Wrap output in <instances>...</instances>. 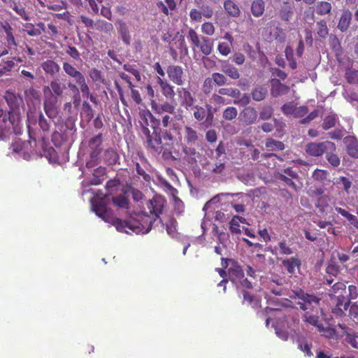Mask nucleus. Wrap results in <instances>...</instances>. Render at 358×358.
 I'll list each match as a JSON object with an SVG mask.
<instances>
[{"instance_id": "c756f323", "label": "nucleus", "mask_w": 358, "mask_h": 358, "mask_svg": "<svg viewBox=\"0 0 358 358\" xmlns=\"http://www.w3.org/2000/svg\"><path fill=\"white\" fill-rule=\"evenodd\" d=\"M187 37L190 41L193 50L198 47L201 42V36H199L194 29L191 28L189 29Z\"/></svg>"}, {"instance_id": "680f3d73", "label": "nucleus", "mask_w": 358, "mask_h": 358, "mask_svg": "<svg viewBox=\"0 0 358 358\" xmlns=\"http://www.w3.org/2000/svg\"><path fill=\"white\" fill-rule=\"evenodd\" d=\"M345 77L349 83L358 84V71L350 70L346 72Z\"/></svg>"}, {"instance_id": "393cba45", "label": "nucleus", "mask_w": 358, "mask_h": 358, "mask_svg": "<svg viewBox=\"0 0 358 358\" xmlns=\"http://www.w3.org/2000/svg\"><path fill=\"white\" fill-rule=\"evenodd\" d=\"M224 8L228 15L232 17H238L240 15L241 11L239 8L231 0H227L224 2Z\"/></svg>"}, {"instance_id": "58836bf2", "label": "nucleus", "mask_w": 358, "mask_h": 358, "mask_svg": "<svg viewBox=\"0 0 358 358\" xmlns=\"http://www.w3.org/2000/svg\"><path fill=\"white\" fill-rule=\"evenodd\" d=\"M243 218L239 216H234L230 222V231L232 234H240L241 230L240 229L239 222H243Z\"/></svg>"}, {"instance_id": "4468645a", "label": "nucleus", "mask_w": 358, "mask_h": 358, "mask_svg": "<svg viewBox=\"0 0 358 358\" xmlns=\"http://www.w3.org/2000/svg\"><path fill=\"white\" fill-rule=\"evenodd\" d=\"M157 82L160 86L162 94L166 98H173L175 95L173 87L166 80L161 77H157Z\"/></svg>"}, {"instance_id": "864d4df0", "label": "nucleus", "mask_w": 358, "mask_h": 358, "mask_svg": "<svg viewBox=\"0 0 358 358\" xmlns=\"http://www.w3.org/2000/svg\"><path fill=\"white\" fill-rule=\"evenodd\" d=\"M201 31L206 35L212 36L215 33V27L211 22H204L201 25Z\"/></svg>"}, {"instance_id": "0e129e2a", "label": "nucleus", "mask_w": 358, "mask_h": 358, "mask_svg": "<svg viewBox=\"0 0 358 358\" xmlns=\"http://www.w3.org/2000/svg\"><path fill=\"white\" fill-rule=\"evenodd\" d=\"M166 231L171 237L175 236L176 234V222L175 220H171L166 224Z\"/></svg>"}, {"instance_id": "423d86ee", "label": "nucleus", "mask_w": 358, "mask_h": 358, "mask_svg": "<svg viewBox=\"0 0 358 358\" xmlns=\"http://www.w3.org/2000/svg\"><path fill=\"white\" fill-rule=\"evenodd\" d=\"M169 78L178 85H182L185 81L183 69L178 65H170L166 70Z\"/></svg>"}, {"instance_id": "49530a36", "label": "nucleus", "mask_w": 358, "mask_h": 358, "mask_svg": "<svg viewBox=\"0 0 358 358\" xmlns=\"http://www.w3.org/2000/svg\"><path fill=\"white\" fill-rule=\"evenodd\" d=\"M238 111L236 108L227 107L223 112V117L227 120H232L236 117Z\"/></svg>"}, {"instance_id": "a878e982", "label": "nucleus", "mask_w": 358, "mask_h": 358, "mask_svg": "<svg viewBox=\"0 0 358 358\" xmlns=\"http://www.w3.org/2000/svg\"><path fill=\"white\" fill-rule=\"evenodd\" d=\"M182 151L185 153V157L188 158V162L189 164H193L196 162V157L199 156V153L194 148L185 145L182 148Z\"/></svg>"}, {"instance_id": "7c9ffc66", "label": "nucleus", "mask_w": 358, "mask_h": 358, "mask_svg": "<svg viewBox=\"0 0 358 358\" xmlns=\"http://www.w3.org/2000/svg\"><path fill=\"white\" fill-rule=\"evenodd\" d=\"M139 117V122L142 127V131H143L145 129H148V119L152 118V115L148 110H141Z\"/></svg>"}, {"instance_id": "c9c22d12", "label": "nucleus", "mask_w": 358, "mask_h": 358, "mask_svg": "<svg viewBox=\"0 0 358 358\" xmlns=\"http://www.w3.org/2000/svg\"><path fill=\"white\" fill-rule=\"evenodd\" d=\"M94 27L98 30L105 33H110L113 30V26L111 23L104 20H98L94 24Z\"/></svg>"}, {"instance_id": "bb28decb", "label": "nucleus", "mask_w": 358, "mask_h": 358, "mask_svg": "<svg viewBox=\"0 0 358 358\" xmlns=\"http://www.w3.org/2000/svg\"><path fill=\"white\" fill-rule=\"evenodd\" d=\"M298 348L303 351L308 357L313 355L310 350L311 343H309L306 338L301 336L297 341Z\"/></svg>"}, {"instance_id": "09e8293b", "label": "nucleus", "mask_w": 358, "mask_h": 358, "mask_svg": "<svg viewBox=\"0 0 358 358\" xmlns=\"http://www.w3.org/2000/svg\"><path fill=\"white\" fill-rule=\"evenodd\" d=\"M210 78L212 79L213 83H215L218 86L224 85L227 83V78L220 73H213Z\"/></svg>"}, {"instance_id": "cd10ccee", "label": "nucleus", "mask_w": 358, "mask_h": 358, "mask_svg": "<svg viewBox=\"0 0 358 358\" xmlns=\"http://www.w3.org/2000/svg\"><path fill=\"white\" fill-rule=\"evenodd\" d=\"M282 264L289 273H293L295 271V268L299 266L300 261L296 258L292 257L284 260Z\"/></svg>"}, {"instance_id": "0eeeda50", "label": "nucleus", "mask_w": 358, "mask_h": 358, "mask_svg": "<svg viewBox=\"0 0 358 358\" xmlns=\"http://www.w3.org/2000/svg\"><path fill=\"white\" fill-rule=\"evenodd\" d=\"M178 94L180 98V103L187 110L192 109L195 99L193 97L192 94L186 88L178 89Z\"/></svg>"}, {"instance_id": "7ed1b4c3", "label": "nucleus", "mask_w": 358, "mask_h": 358, "mask_svg": "<svg viewBox=\"0 0 358 358\" xmlns=\"http://www.w3.org/2000/svg\"><path fill=\"white\" fill-rule=\"evenodd\" d=\"M19 122H13L9 115L0 109V141L4 139L12 132L18 134L20 133L18 127Z\"/></svg>"}, {"instance_id": "dca6fc26", "label": "nucleus", "mask_w": 358, "mask_h": 358, "mask_svg": "<svg viewBox=\"0 0 358 358\" xmlns=\"http://www.w3.org/2000/svg\"><path fill=\"white\" fill-rule=\"evenodd\" d=\"M348 153L352 157L358 158V141L352 136L345 138Z\"/></svg>"}, {"instance_id": "f03ea898", "label": "nucleus", "mask_w": 358, "mask_h": 358, "mask_svg": "<svg viewBox=\"0 0 358 358\" xmlns=\"http://www.w3.org/2000/svg\"><path fill=\"white\" fill-rule=\"evenodd\" d=\"M66 90V84L59 78L52 80L48 85L43 87V107L46 115L49 117L53 118L55 117V105L58 98L62 96Z\"/></svg>"}, {"instance_id": "13d9d810", "label": "nucleus", "mask_w": 358, "mask_h": 358, "mask_svg": "<svg viewBox=\"0 0 358 358\" xmlns=\"http://www.w3.org/2000/svg\"><path fill=\"white\" fill-rule=\"evenodd\" d=\"M295 108L296 105L293 102L285 103L281 108L282 113L286 115H294Z\"/></svg>"}, {"instance_id": "a19ab883", "label": "nucleus", "mask_w": 358, "mask_h": 358, "mask_svg": "<svg viewBox=\"0 0 358 358\" xmlns=\"http://www.w3.org/2000/svg\"><path fill=\"white\" fill-rule=\"evenodd\" d=\"M15 66L14 58L8 59L3 64H0V76L7 74L10 72Z\"/></svg>"}, {"instance_id": "39448f33", "label": "nucleus", "mask_w": 358, "mask_h": 358, "mask_svg": "<svg viewBox=\"0 0 358 358\" xmlns=\"http://www.w3.org/2000/svg\"><path fill=\"white\" fill-rule=\"evenodd\" d=\"M335 144L331 141H324L321 143L312 142L306 145V152L312 157L322 156L327 150H334Z\"/></svg>"}, {"instance_id": "4be33fe9", "label": "nucleus", "mask_w": 358, "mask_h": 358, "mask_svg": "<svg viewBox=\"0 0 358 358\" xmlns=\"http://www.w3.org/2000/svg\"><path fill=\"white\" fill-rule=\"evenodd\" d=\"M199 136L196 130L190 127H185V141L187 145H194L198 141Z\"/></svg>"}, {"instance_id": "e2e57ef3", "label": "nucleus", "mask_w": 358, "mask_h": 358, "mask_svg": "<svg viewBox=\"0 0 358 358\" xmlns=\"http://www.w3.org/2000/svg\"><path fill=\"white\" fill-rule=\"evenodd\" d=\"M329 173L327 171L316 169L313 174V178L317 180L322 181L327 178Z\"/></svg>"}, {"instance_id": "c03bdc74", "label": "nucleus", "mask_w": 358, "mask_h": 358, "mask_svg": "<svg viewBox=\"0 0 358 358\" xmlns=\"http://www.w3.org/2000/svg\"><path fill=\"white\" fill-rule=\"evenodd\" d=\"M76 84L79 86L80 90L83 94V96H90V88L86 83L85 78L83 76L80 78L77 81H76Z\"/></svg>"}, {"instance_id": "4d7b16f0", "label": "nucleus", "mask_w": 358, "mask_h": 358, "mask_svg": "<svg viewBox=\"0 0 358 358\" xmlns=\"http://www.w3.org/2000/svg\"><path fill=\"white\" fill-rule=\"evenodd\" d=\"M194 108V117L199 121L203 120L206 116V109L198 106H195Z\"/></svg>"}, {"instance_id": "72a5a7b5", "label": "nucleus", "mask_w": 358, "mask_h": 358, "mask_svg": "<svg viewBox=\"0 0 358 358\" xmlns=\"http://www.w3.org/2000/svg\"><path fill=\"white\" fill-rule=\"evenodd\" d=\"M267 94V90L264 87H259L254 89L252 92V99L256 101H260L264 99Z\"/></svg>"}, {"instance_id": "774afa93", "label": "nucleus", "mask_w": 358, "mask_h": 358, "mask_svg": "<svg viewBox=\"0 0 358 358\" xmlns=\"http://www.w3.org/2000/svg\"><path fill=\"white\" fill-rule=\"evenodd\" d=\"M348 300L350 302L351 300L356 299L358 297V290L356 286H348Z\"/></svg>"}, {"instance_id": "f8f14e48", "label": "nucleus", "mask_w": 358, "mask_h": 358, "mask_svg": "<svg viewBox=\"0 0 358 358\" xmlns=\"http://www.w3.org/2000/svg\"><path fill=\"white\" fill-rule=\"evenodd\" d=\"M102 142L101 135L99 134L92 138L89 143V146L92 150V162L96 160V157L101 151L100 145Z\"/></svg>"}, {"instance_id": "bf43d9fd", "label": "nucleus", "mask_w": 358, "mask_h": 358, "mask_svg": "<svg viewBox=\"0 0 358 358\" xmlns=\"http://www.w3.org/2000/svg\"><path fill=\"white\" fill-rule=\"evenodd\" d=\"M231 45L227 43H220L218 45L217 50L219 52L224 56L228 55L231 52Z\"/></svg>"}, {"instance_id": "3c124183", "label": "nucleus", "mask_w": 358, "mask_h": 358, "mask_svg": "<svg viewBox=\"0 0 358 358\" xmlns=\"http://www.w3.org/2000/svg\"><path fill=\"white\" fill-rule=\"evenodd\" d=\"M346 341L352 347L358 349V335L345 332Z\"/></svg>"}, {"instance_id": "473e14b6", "label": "nucleus", "mask_w": 358, "mask_h": 358, "mask_svg": "<svg viewBox=\"0 0 358 358\" xmlns=\"http://www.w3.org/2000/svg\"><path fill=\"white\" fill-rule=\"evenodd\" d=\"M266 147L270 151H279L285 149V145L282 142L273 139H268Z\"/></svg>"}, {"instance_id": "e433bc0d", "label": "nucleus", "mask_w": 358, "mask_h": 358, "mask_svg": "<svg viewBox=\"0 0 358 358\" xmlns=\"http://www.w3.org/2000/svg\"><path fill=\"white\" fill-rule=\"evenodd\" d=\"M346 285L343 282H336L331 287L332 293L330 294L331 299H334V297H336L338 295L343 294V292H345Z\"/></svg>"}, {"instance_id": "5701e85b", "label": "nucleus", "mask_w": 358, "mask_h": 358, "mask_svg": "<svg viewBox=\"0 0 358 358\" xmlns=\"http://www.w3.org/2000/svg\"><path fill=\"white\" fill-rule=\"evenodd\" d=\"M265 10V4L263 0H254L251 5V12L255 17H260Z\"/></svg>"}, {"instance_id": "412c9836", "label": "nucleus", "mask_w": 358, "mask_h": 358, "mask_svg": "<svg viewBox=\"0 0 358 358\" xmlns=\"http://www.w3.org/2000/svg\"><path fill=\"white\" fill-rule=\"evenodd\" d=\"M63 69L69 76L75 79V81H77L78 80L84 76L73 65L68 62L63 63Z\"/></svg>"}, {"instance_id": "6ab92c4d", "label": "nucleus", "mask_w": 358, "mask_h": 358, "mask_svg": "<svg viewBox=\"0 0 358 358\" xmlns=\"http://www.w3.org/2000/svg\"><path fill=\"white\" fill-rule=\"evenodd\" d=\"M221 70L223 73H224L232 79H238L240 77V73H238V69L232 64L227 62L222 63Z\"/></svg>"}, {"instance_id": "9d476101", "label": "nucleus", "mask_w": 358, "mask_h": 358, "mask_svg": "<svg viewBox=\"0 0 358 358\" xmlns=\"http://www.w3.org/2000/svg\"><path fill=\"white\" fill-rule=\"evenodd\" d=\"M143 133L146 138L147 146L157 151L159 145L162 143L161 138L155 132L150 134V131L148 129H145Z\"/></svg>"}, {"instance_id": "ea45409f", "label": "nucleus", "mask_w": 358, "mask_h": 358, "mask_svg": "<svg viewBox=\"0 0 358 358\" xmlns=\"http://www.w3.org/2000/svg\"><path fill=\"white\" fill-rule=\"evenodd\" d=\"M104 159L109 164H114L118 159V155L114 150L108 149L104 152Z\"/></svg>"}, {"instance_id": "37998d69", "label": "nucleus", "mask_w": 358, "mask_h": 358, "mask_svg": "<svg viewBox=\"0 0 358 358\" xmlns=\"http://www.w3.org/2000/svg\"><path fill=\"white\" fill-rule=\"evenodd\" d=\"M218 93L221 95H227L233 98H238L240 91L236 88H220Z\"/></svg>"}, {"instance_id": "2f4dec72", "label": "nucleus", "mask_w": 358, "mask_h": 358, "mask_svg": "<svg viewBox=\"0 0 358 358\" xmlns=\"http://www.w3.org/2000/svg\"><path fill=\"white\" fill-rule=\"evenodd\" d=\"M236 195L238 196V200H240V203H232L231 205L237 213H243L245 211V203L248 201V197L246 195L243 194V193H238L236 194Z\"/></svg>"}, {"instance_id": "f257e3e1", "label": "nucleus", "mask_w": 358, "mask_h": 358, "mask_svg": "<svg viewBox=\"0 0 358 358\" xmlns=\"http://www.w3.org/2000/svg\"><path fill=\"white\" fill-rule=\"evenodd\" d=\"M165 201L161 197H155L151 200L147 201V207L150 210V215L145 213L133 212L130 213L128 218L122 222L119 218L115 217L112 212L105 205L103 201H92L93 211L97 216L101 217L106 222L111 223L119 231H124L129 234V230L139 234H148L152 228V224L155 220V217L162 213Z\"/></svg>"}, {"instance_id": "a211bd4d", "label": "nucleus", "mask_w": 358, "mask_h": 358, "mask_svg": "<svg viewBox=\"0 0 358 358\" xmlns=\"http://www.w3.org/2000/svg\"><path fill=\"white\" fill-rule=\"evenodd\" d=\"M351 20H352L351 12L348 10H343L341 14V16L340 17L339 22H338V28L341 31H346L350 26Z\"/></svg>"}, {"instance_id": "69168bd1", "label": "nucleus", "mask_w": 358, "mask_h": 358, "mask_svg": "<svg viewBox=\"0 0 358 358\" xmlns=\"http://www.w3.org/2000/svg\"><path fill=\"white\" fill-rule=\"evenodd\" d=\"M308 112V109L306 106H302L299 107H296L294 110V117L296 118L302 117L305 115H306Z\"/></svg>"}, {"instance_id": "9b49d317", "label": "nucleus", "mask_w": 358, "mask_h": 358, "mask_svg": "<svg viewBox=\"0 0 358 358\" xmlns=\"http://www.w3.org/2000/svg\"><path fill=\"white\" fill-rule=\"evenodd\" d=\"M228 277L231 282L238 284L244 278V273L240 266L234 264L228 270Z\"/></svg>"}, {"instance_id": "052dcab7", "label": "nucleus", "mask_w": 358, "mask_h": 358, "mask_svg": "<svg viewBox=\"0 0 358 358\" xmlns=\"http://www.w3.org/2000/svg\"><path fill=\"white\" fill-rule=\"evenodd\" d=\"M326 158L331 166L337 167L340 165L341 161L339 157L336 155L334 153H327L326 155Z\"/></svg>"}, {"instance_id": "6e6552de", "label": "nucleus", "mask_w": 358, "mask_h": 358, "mask_svg": "<svg viewBox=\"0 0 358 358\" xmlns=\"http://www.w3.org/2000/svg\"><path fill=\"white\" fill-rule=\"evenodd\" d=\"M336 303V307L332 310L333 313L338 316L345 315V310L349 307L350 302L346 299L343 294L338 295L331 299Z\"/></svg>"}, {"instance_id": "79ce46f5", "label": "nucleus", "mask_w": 358, "mask_h": 358, "mask_svg": "<svg viewBox=\"0 0 358 358\" xmlns=\"http://www.w3.org/2000/svg\"><path fill=\"white\" fill-rule=\"evenodd\" d=\"M304 318H305L304 320L306 322H308L309 324H310L312 325L317 327L319 331H323V326L318 323V317L317 316H315L313 315H308V312H307L304 315Z\"/></svg>"}, {"instance_id": "2eb2a0df", "label": "nucleus", "mask_w": 358, "mask_h": 358, "mask_svg": "<svg viewBox=\"0 0 358 358\" xmlns=\"http://www.w3.org/2000/svg\"><path fill=\"white\" fill-rule=\"evenodd\" d=\"M289 87L284 84L281 83L278 79H273L271 80V94L273 96H278L280 95L285 94L288 92Z\"/></svg>"}, {"instance_id": "b1692460", "label": "nucleus", "mask_w": 358, "mask_h": 358, "mask_svg": "<svg viewBox=\"0 0 358 358\" xmlns=\"http://www.w3.org/2000/svg\"><path fill=\"white\" fill-rule=\"evenodd\" d=\"M117 29L118 30V32L121 35L122 41L126 44H129L131 37L126 23L122 20H118Z\"/></svg>"}, {"instance_id": "603ef678", "label": "nucleus", "mask_w": 358, "mask_h": 358, "mask_svg": "<svg viewBox=\"0 0 358 358\" xmlns=\"http://www.w3.org/2000/svg\"><path fill=\"white\" fill-rule=\"evenodd\" d=\"M336 122V117L334 115H329L325 117L323 122V128L324 129H329L335 126Z\"/></svg>"}, {"instance_id": "de8ad7c7", "label": "nucleus", "mask_w": 358, "mask_h": 358, "mask_svg": "<svg viewBox=\"0 0 358 358\" xmlns=\"http://www.w3.org/2000/svg\"><path fill=\"white\" fill-rule=\"evenodd\" d=\"M229 195L233 196L234 194H230L228 193H221L220 194H217V196H214L213 198H212L210 200H209L208 201H207L206 203V204L204 205V206L203 208V210L205 211L208 210V209H210L211 208L213 204H215L217 202H219L220 197L227 196Z\"/></svg>"}, {"instance_id": "338daca9", "label": "nucleus", "mask_w": 358, "mask_h": 358, "mask_svg": "<svg viewBox=\"0 0 358 358\" xmlns=\"http://www.w3.org/2000/svg\"><path fill=\"white\" fill-rule=\"evenodd\" d=\"M214 230L216 232V234L217 236L218 241L222 245H225L227 241L229 240V235L224 232L219 231L217 230V227L214 228Z\"/></svg>"}, {"instance_id": "a18cd8bd", "label": "nucleus", "mask_w": 358, "mask_h": 358, "mask_svg": "<svg viewBox=\"0 0 358 358\" xmlns=\"http://www.w3.org/2000/svg\"><path fill=\"white\" fill-rule=\"evenodd\" d=\"M317 32L318 35L322 38L327 36L329 30L327 26V22L324 20H321L317 22Z\"/></svg>"}, {"instance_id": "c85d7f7f", "label": "nucleus", "mask_w": 358, "mask_h": 358, "mask_svg": "<svg viewBox=\"0 0 358 358\" xmlns=\"http://www.w3.org/2000/svg\"><path fill=\"white\" fill-rule=\"evenodd\" d=\"M331 10V5L327 1H319L316 4V13L318 15H324L329 14Z\"/></svg>"}, {"instance_id": "aec40b11", "label": "nucleus", "mask_w": 358, "mask_h": 358, "mask_svg": "<svg viewBox=\"0 0 358 358\" xmlns=\"http://www.w3.org/2000/svg\"><path fill=\"white\" fill-rule=\"evenodd\" d=\"M213 47V43L210 38L205 36L201 37V42L197 48L200 49L203 55H209L212 52Z\"/></svg>"}, {"instance_id": "6e6d98bb", "label": "nucleus", "mask_w": 358, "mask_h": 358, "mask_svg": "<svg viewBox=\"0 0 358 358\" xmlns=\"http://www.w3.org/2000/svg\"><path fill=\"white\" fill-rule=\"evenodd\" d=\"M273 113V108L271 106H266L262 108L259 113V117L262 120H266L272 116Z\"/></svg>"}, {"instance_id": "f704fd0d", "label": "nucleus", "mask_w": 358, "mask_h": 358, "mask_svg": "<svg viewBox=\"0 0 358 358\" xmlns=\"http://www.w3.org/2000/svg\"><path fill=\"white\" fill-rule=\"evenodd\" d=\"M152 108L155 109L157 113H168L173 114L175 110L174 106L168 102H166L160 106L152 105Z\"/></svg>"}, {"instance_id": "8fccbe9b", "label": "nucleus", "mask_w": 358, "mask_h": 358, "mask_svg": "<svg viewBox=\"0 0 358 358\" xmlns=\"http://www.w3.org/2000/svg\"><path fill=\"white\" fill-rule=\"evenodd\" d=\"M250 101V97L247 94H243L238 96V98H235L234 101V103L236 105H239L241 106H245L248 105Z\"/></svg>"}, {"instance_id": "4c0bfd02", "label": "nucleus", "mask_w": 358, "mask_h": 358, "mask_svg": "<svg viewBox=\"0 0 358 358\" xmlns=\"http://www.w3.org/2000/svg\"><path fill=\"white\" fill-rule=\"evenodd\" d=\"M243 302L251 305L252 308H257L260 307L259 299L253 297L249 292H243Z\"/></svg>"}, {"instance_id": "ddd939ff", "label": "nucleus", "mask_w": 358, "mask_h": 358, "mask_svg": "<svg viewBox=\"0 0 358 358\" xmlns=\"http://www.w3.org/2000/svg\"><path fill=\"white\" fill-rule=\"evenodd\" d=\"M41 66L46 74L52 77L57 75L60 71L59 66L55 61L51 59H48L42 62Z\"/></svg>"}, {"instance_id": "5fc2aeb1", "label": "nucleus", "mask_w": 358, "mask_h": 358, "mask_svg": "<svg viewBox=\"0 0 358 358\" xmlns=\"http://www.w3.org/2000/svg\"><path fill=\"white\" fill-rule=\"evenodd\" d=\"M113 203L120 208H128V199L124 196L113 197Z\"/></svg>"}, {"instance_id": "1a4fd4ad", "label": "nucleus", "mask_w": 358, "mask_h": 358, "mask_svg": "<svg viewBox=\"0 0 358 358\" xmlns=\"http://www.w3.org/2000/svg\"><path fill=\"white\" fill-rule=\"evenodd\" d=\"M241 120L246 124H255L257 120V112L252 107H246L241 113Z\"/></svg>"}, {"instance_id": "f3484780", "label": "nucleus", "mask_w": 358, "mask_h": 358, "mask_svg": "<svg viewBox=\"0 0 358 358\" xmlns=\"http://www.w3.org/2000/svg\"><path fill=\"white\" fill-rule=\"evenodd\" d=\"M294 14L293 7L287 1H284L279 11L280 17L284 21H289Z\"/></svg>"}, {"instance_id": "20e7f679", "label": "nucleus", "mask_w": 358, "mask_h": 358, "mask_svg": "<svg viewBox=\"0 0 358 358\" xmlns=\"http://www.w3.org/2000/svg\"><path fill=\"white\" fill-rule=\"evenodd\" d=\"M295 295L299 299L301 300V301H299L297 303L299 308L303 310L306 311V313L313 311L318 308L320 300L318 297L306 294L302 290L296 292Z\"/></svg>"}]
</instances>
